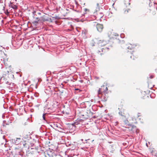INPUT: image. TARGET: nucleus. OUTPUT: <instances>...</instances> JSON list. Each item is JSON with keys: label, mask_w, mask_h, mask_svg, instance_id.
Returning <instances> with one entry per match:
<instances>
[{"label": "nucleus", "mask_w": 157, "mask_h": 157, "mask_svg": "<svg viewBox=\"0 0 157 157\" xmlns=\"http://www.w3.org/2000/svg\"><path fill=\"white\" fill-rule=\"evenodd\" d=\"M103 14L102 13L99 12H94V15L92 17V19H95L96 20H100L103 17Z\"/></svg>", "instance_id": "obj_1"}, {"label": "nucleus", "mask_w": 157, "mask_h": 157, "mask_svg": "<svg viewBox=\"0 0 157 157\" xmlns=\"http://www.w3.org/2000/svg\"><path fill=\"white\" fill-rule=\"evenodd\" d=\"M149 10L150 11V13L152 15H155L157 11V8L155 7V5H154L150 7Z\"/></svg>", "instance_id": "obj_2"}, {"label": "nucleus", "mask_w": 157, "mask_h": 157, "mask_svg": "<svg viewBox=\"0 0 157 157\" xmlns=\"http://www.w3.org/2000/svg\"><path fill=\"white\" fill-rule=\"evenodd\" d=\"M103 87H105V90H102V88H99L98 91V97L99 98L101 97L100 96V94L103 95L102 94V92H103L105 94L107 93V91L108 90V88L107 87H105L104 86H103Z\"/></svg>", "instance_id": "obj_3"}, {"label": "nucleus", "mask_w": 157, "mask_h": 157, "mask_svg": "<svg viewBox=\"0 0 157 157\" xmlns=\"http://www.w3.org/2000/svg\"><path fill=\"white\" fill-rule=\"evenodd\" d=\"M96 28L99 32H101L102 31L103 27L102 25L98 24L97 25Z\"/></svg>", "instance_id": "obj_4"}, {"label": "nucleus", "mask_w": 157, "mask_h": 157, "mask_svg": "<svg viewBox=\"0 0 157 157\" xmlns=\"http://www.w3.org/2000/svg\"><path fill=\"white\" fill-rule=\"evenodd\" d=\"M14 143L16 145H18L21 142V139L20 138H17L14 139Z\"/></svg>", "instance_id": "obj_5"}, {"label": "nucleus", "mask_w": 157, "mask_h": 157, "mask_svg": "<svg viewBox=\"0 0 157 157\" xmlns=\"http://www.w3.org/2000/svg\"><path fill=\"white\" fill-rule=\"evenodd\" d=\"M39 20H31L32 23H31V26H36L37 25L38 23V21Z\"/></svg>", "instance_id": "obj_6"}, {"label": "nucleus", "mask_w": 157, "mask_h": 157, "mask_svg": "<svg viewBox=\"0 0 157 157\" xmlns=\"http://www.w3.org/2000/svg\"><path fill=\"white\" fill-rule=\"evenodd\" d=\"M15 154V157H23V154L21 152L18 150Z\"/></svg>", "instance_id": "obj_7"}, {"label": "nucleus", "mask_w": 157, "mask_h": 157, "mask_svg": "<svg viewBox=\"0 0 157 157\" xmlns=\"http://www.w3.org/2000/svg\"><path fill=\"white\" fill-rule=\"evenodd\" d=\"M3 10L4 11V13L7 15H8L9 14V12H8V10L6 9V10H5V7L4 6L3 7Z\"/></svg>", "instance_id": "obj_8"}, {"label": "nucleus", "mask_w": 157, "mask_h": 157, "mask_svg": "<svg viewBox=\"0 0 157 157\" xmlns=\"http://www.w3.org/2000/svg\"><path fill=\"white\" fill-rule=\"evenodd\" d=\"M127 48L128 49L132 50V48H133V47H132V45L130 44L128 45V46L127 47Z\"/></svg>", "instance_id": "obj_9"}, {"label": "nucleus", "mask_w": 157, "mask_h": 157, "mask_svg": "<svg viewBox=\"0 0 157 157\" xmlns=\"http://www.w3.org/2000/svg\"><path fill=\"white\" fill-rule=\"evenodd\" d=\"M119 114L121 116H124V113L123 111H120L119 112Z\"/></svg>", "instance_id": "obj_10"}, {"label": "nucleus", "mask_w": 157, "mask_h": 157, "mask_svg": "<svg viewBox=\"0 0 157 157\" xmlns=\"http://www.w3.org/2000/svg\"><path fill=\"white\" fill-rule=\"evenodd\" d=\"M11 7L14 9H17V6L15 5H13L11 6Z\"/></svg>", "instance_id": "obj_11"}, {"label": "nucleus", "mask_w": 157, "mask_h": 157, "mask_svg": "<svg viewBox=\"0 0 157 157\" xmlns=\"http://www.w3.org/2000/svg\"><path fill=\"white\" fill-rule=\"evenodd\" d=\"M51 22H55L56 24L59 25L57 20H50Z\"/></svg>", "instance_id": "obj_12"}, {"label": "nucleus", "mask_w": 157, "mask_h": 157, "mask_svg": "<svg viewBox=\"0 0 157 157\" xmlns=\"http://www.w3.org/2000/svg\"><path fill=\"white\" fill-rule=\"evenodd\" d=\"M46 114V113H44L43 115V116H42V117H43V119L44 120H45V121H46V120H45V116Z\"/></svg>", "instance_id": "obj_13"}, {"label": "nucleus", "mask_w": 157, "mask_h": 157, "mask_svg": "<svg viewBox=\"0 0 157 157\" xmlns=\"http://www.w3.org/2000/svg\"><path fill=\"white\" fill-rule=\"evenodd\" d=\"M84 11L85 12H86V11L89 12V11H90L89 9H86V8L84 9Z\"/></svg>", "instance_id": "obj_14"}, {"label": "nucleus", "mask_w": 157, "mask_h": 157, "mask_svg": "<svg viewBox=\"0 0 157 157\" xmlns=\"http://www.w3.org/2000/svg\"><path fill=\"white\" fill-rule=\"evenodd\" d=\"M121 37L122 38H123L124 37V34H121L120 35Z\"/></svg>", "instance_id": "obj_15"}, {"label": "nucleus", "mask_w": 157, "mask_h": 157, "mask_svg": "<svg viewBox=\"0 0 157 157\" xmlns=\"http://www.w3.org/2000/svg\"><path fill=\"white\" fill-rule=\"evenodd\" d=\"M128 122V121L127 120L124 121V122L125 124H127Z\"/></svg>", "instance_id": "obj_16"}, {"label": "nucleus", "mask_w": 157, "mask_h": 157, "mask_svg": "<svg viewBox=\"0 0 157 157\" xmlns=\"http://www.w3.org/2000/svg\"><path fill=\"white\" fill-rule=\"evenodd\" d=\"M153 78V76L152 75H151L150 76V78Z\"/></svg>", "instance_id": "obj_17"}, {"label": "nucleus", "mask_w": 157, "mask_h": 157, "mask_svg": "<svg viewBox=\"0 0 157 157\" xmlns=\"http://www.w3.org/2000/svg\"><path fill=\"white\" fill-rule=\"evenodd\" d=\"M134 57V56L133 55H132L130 57L131 58H133Z\"/></svg>", "instance_id": "obj_18"}, {"label": "nucleus", "mask_w": 157, "mask_h": 157, "mask_svg": "<svg viewBox=\"0 0 157 157\" xmlns=\"http://www.w3.org/2000/svg\"><path fill=\"white\" fill-rule=\"evenodd\" d=\"M77 22H79V21H81L82 22H83V20H77Z\"/></svg>", "instance_id": "obj_19"}, {"label": "nucleus", "mask_w": 157, "mask_h": 157, "mask_svg": "<svg viewBox=\"0 0 157 157\" xmlns=\"http://www.w3.org/2000/svg\"><path fill=\"white\" fill-rule=\"evenodd\" d=\"M106 100H107V99L106 98H104V101H106Z\"/></svg>", "instance_id": "obj_20"}, {"label": "nucleus", "mask_w": 157, "mask_h": 157, "mask_svg": "<svg viewBox=\"0 0 157 157\" xmlns=\"http://www.w3.org/2000/svg\"><path fill=\"white\" fill-rule=\"evenodd\" d=\"M101 51L103 52V50H104V48H101Z\"/></svg>", "instance_id": "obj_21"}, {"label": "nucleus", "mask_w": 157, "mask_h": 157, "mask_svg": "<svg viewBox=\"0 0 157 157\" xmlns=\"http://www.w3.org/2000/svg\"><path fill=\"white\" fill-rule=\"evenodd\" d=\"M36 11H34L33 12V14H34L35 13H36Z\"/></svg>", "instance_id": "obj_22"}, {"label": "nucleus", "mask_w": 157, "mask_h": 157, "mask_svg": "<svg viewBox=\"0 0 157 157\" xmlns=\"http://www.w3.org/2000/svg\"><path fill=\"white\" fill-rule=\"evenodd\" d=\"M4 20H2L1 21V22L2 23H4L3 22V21H4Z\"/></svg>", "instance_id": "obj_23"}, {"label": "nucleus", "mask_w": 157, "mask_h": 157, "mask_svg": "<svg viewBox=\"0 0 157 157\" xmlns=\"http://www.w3.org/2000/svg\"><path fill=\"white\" fill-rule=\"evenodd\" d=\"M21 44H22V43H21L19 44V46H21Z\"/></svg>", "instance_id": "obj_24"}, {"label": "nucleus", "mask_w": 157, "mask_h": 157, "mask_svg": "<svg viewBox=\"0 0 157 157\" xmlns=\"http://www.w3.org/2000/svg\"><path fill=\"white\" fill-rule=\"evenodd\" d=\"M116 124H118V121H117L116 122Z\"/></svg>", "instance_id": "obj_25"}, {"label": "nucleus", "mask_w": 157, "mask_h": 157, "mask_svg": "<svg viewBox=\"0 0 157 157\" xmlns=\"http://www.w3.org/2000/svg\"><path fill=\"white\" fill-rule=\"evenodd\" d=\"M75 90H78V89H75Z\"/></svg>", "instance_id": "obj_26"}, {"label": "nucleus", "mask_w": 157, "mask_h": 157, "mask_svg": "<svg viewBox=\"0 0 157 157\" xmlns=\"http://www.w3.org/2000/svg\"><path fill=\"white\" fill-rule=\"evenodd\" d=\"M106 48L107 49H109L108 48L106 47Z\"/></svg>", "instance_id": "obj_27"}, {"label": "nucleus", "mask_w": 157, "mask_h": 157, "mask_svg": "<svg viewBox=\"0 0 157 157\" xmlns=\"http://www.w3.org/2000/svg\"><path fill=\"white\" fill-rule=\"evenodd\" d=\"M99 52H101V51L98 50Z\"/></svg>", "instance_id": "obj_28"}, {"label": "nucleus", "mask_w": 157, "mask_h": 157, "mask_svg": "<svg viewBox=\"0 0 157 157\" xmlns=\"http://www.w3.org/2000/svg\"><path fill=\"white\" fill-rule=\"evenodd\" d=\"M36 19H38V17H36Z\"/></svg>", "instance_id": "obj_29"}, {"label": "nucleus", "mask_w": 157, "mask_h": 157, "mask_svg": "<svg viewBox=\"0 0 157 157\" xmlns=\"http://www.w3.org/2000/svg\"><path fill=\"white\" fill-rule=\"evenodd\" d=\"M38 13V14H40V13Z\"/></svg>", "instance_id": "obj_30"}, {"label": "nucleus", "mask_w": 157, "mask_h": 157, "mask_svg": "<svg viewBox=\"0 0 157 157\" xmlns=\"http://www.w3.org/2000/svg\"><path fill=\"white\" fill-rule=\"evenodd\" d=\"M146 145L148 147V146L147 145V144H146Z\"/></svg>", "instance_id": "obj_31"}, {"label": "nucleus", "mask_w": 157, "mask_h": 157, "mask_svg": "<svg viewBox=\"0 0 157 157\" xmlns=\"http://www.w3.org/2000/svg\"><path fill=\"white\" fill-rule=\"evenodd\" d=\"M2 78H1L0 79V80H1L2 79Z\"/></svg>", "instance_id": "obj_32"}]
</instances>
